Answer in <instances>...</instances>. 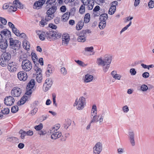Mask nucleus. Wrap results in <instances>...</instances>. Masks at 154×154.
<instances>
[{
    "label": "nucleus",
    "mask_w": 154,
    "mask_h": 154,
    "mask_svg": "<svg viewBox=\"0 0 154 154\" xmlns=\"http://www.w3.org/2000/svg\"><path fill=\"white\" fill-rule=\"evenodd\" d=\"M56 10V8L55 6L50 8L47 11L45 19L44 18L42 19L39 22V25L42 27L47 24V21H48L53 19L54 17V13Z\"/></svg>",
    "instance_id": "obj_1"
},
{
    "label": "nucleus",
    "mask_w": 154,
    "mask_h": 154,
    "mask_svg": "<svg viewBox=\"0 0 154 154\" xmlns=\"http://www.w3.org/2000/svg\"><path fill=\"white\" fill-rule=\"evenodd\" d=\"M11 57V55L10 53L8 52H3L0 58V65L3 67L6 66Z\"/></svg>",
    "instance_id": "obj_2"
},
{
    "label": "nucleus",
    "mask_w": 154,
    "mask_h": 154,
    "mask_svg": "<svg viewBox=\"0 0 154 154\" xmlns=\"http://www.w3.org/2000/svg\"><path fill=\"white\" fill-rule=\"evenodd\" d=\"M47 38L50 41L54 40L60 38L62 35L61 34L52 29L46 32Z\"/></svg>",
    "instance_id": "obj_3"
},
{
    "label": "nucleus",
    "mask_w": 154,
    "mask_h": 154,
    "mask_svg": "<svg viewBox=\"0 0 154 154\" xmlns=\"http://www.w3.org/2000/svg\"><path fill=\"white\" fill-rule=\"evenodd\" d=\"M112 59V57L110 55H106L103 59L100 58L97 60V63L98 65L105 66V65H109Z\"/></svg>",
    "instance_id": "obj_4"
},
{
    "label": "nucleus",
    "mask_w": 154,
    "mask_h": 154,
    "mask_svg": "<svg viewBox=\"0 0 154 154\" xmlns=\"http://www.w3.org/2000/svg\"><path fill=\"white\" fill-rule=\"evenodd\" d=\"M85 104V98L83 97H81L79 99H76L73 106H77V109L79 110H81L83 109Z\"/></svg>",
    "instance_id": "obj_5"
},
{
    "label": "nucleus",
    "mask_w": 154,
    "mask_h": 154,
    "mask_svg": "<svg viewBox=\"0 0 154 154\" xmlns=\"http://www.w3.org/2000/svg\"><path fill=\"white\" fill-rule=\"evenodd\" d=\"M21 66L22 69L26 72L30 71L32 67V63L27 59H25L22 61Z\"/></svg>",
    "instance_id": "obj_6"
},
{
    "label": "nucleus",
    "mask_w": 154,
    "mask_h": 154,
    "mask_svg": "<svg viewBox=\"0 0 154 154\" xmlns=\"http://www.w3.org/2000/svg\"><path fill=\"white\" fill-rule=\"evenodd\" d=\"M9 40L10 47L15 50L19 49L20 45V42L12 38H10Z\"/></svg>",
    "instance_id": "obj_7"
},
{
    "label": "nucleus",
    "mask_w": 154,
    "mask_h": 154,
    "mask_svg": "<svg viewBox=\"0 0 154 154\" xmlns=\"http://www.w3.org/2000/svg\"><path fill=\"white\" fill-rule=\"evenodd\" d=\"M91 33L89 30L86 29L81 31L79 34L77 40L79 42H84L86 40L87 33Z\"/></svg>",
    "instance_id": "obj_8"
},
{
    "label": "nucleus",
    "mask_w": 154,
    "mask_h": 154,
    "mask_svg": "<svg viewBox=\"0 0 154 154\" xmlns=\"http://www.w3.org/2000/svg\"><path fill=\"white\" fill-rule=\"evenodd\" d=\"M35 82L34 79L31 80L28 84L26 87V94L27 95H29L32 93V89L34 87L35 85Z\"/></svg>",
    "instance_id": "obj_9"
},
{
    "label": "nucleus",
    "mask_w": 154,
    "mask_h": 154,
    "mask_svg": "<svg viewBox=\"0 0 154 154\" xmlns=\"http://www.w3.org/2000/svg\"><path fill=\"white\" fill-rule=\"evenodd\" d=\"M21 89L17 87L13 88L11 91V96L15 97H19L21 95Z\"/></svg>",
    "instance_id": "obj_10"
},
{
    "label": "nucleus",
    "mask_w": 154,
    "mask_h": 154,
    "mask_svg": "<svg viewBox=\"0 0 154 154\" xmlns=\"http://www.w3.org/2000/svg\"><path fill=\"white\" fill-rule=\"evenodd\" d=\"M102 149V144L98 142L95 145L93 148V152L94 154H99Z\"/></svg>",
    "instance_id": "obj_11"
},
{
    "label": "nucleus",
    "mask_w": 154,
    "mask_h": 154,
    "mask_svg": "<svg viewBox=\"0 0 154 154\" xmlns=\"http://www.w3.org/2000/svg\"><path fill=\"white\" fill-rule=\"evenodd\" d=\"M14 98L12 96L6 97L4 100L5 103L6 105L8 106L12 105L14 103Z\"/></svg>",
    "instance_id": "obj_12"
},
{
    "label": "nucleus",
    "mask_w": 154,
    "mask_h": 154,
    "mask_svg": "<svg viewBox=\"0 0 154 154\" xmlns=\"http://www.w3.org/2000/svg\"><path fill=\"white\" fill-rule=\"evenodd\" d=\"M8 70L11 72H14L17 69V65L14 62H12L8 64Z\"/></svg>",
    "instance_id": "obj_13"
},
{
    "label": "nucleus",
    "mask_w": 154,
    "mask_h": 154,
    "mask_svg": "<svg viewBox=\"0 0 154 154\" xmlns=\"http://www.w3.org/2000/svg\"><path fill=\"white\" fill-rule=\"evenodd\" d=\"M70 40L69 35L67 33H64L63 35L62 45L66 46Z\"/></svg>",
    "instance_id": "obj_14"
},
{
    "label": "nucleus",
    "mask_w": 154,
    "mask_h": 154,
    "mask_svg": "<svg viewBox=\"0 0 154 154\" xmlns=\"http://www.w3.org/2000/svg\"><path fill=\"white\" fill-rule=\"evenodd\" d=\"M17 77L18 79L20 81H26L27 78V74L24 71H20L17 73Z\"/></svg>",
    "instance_id": "obj_15"
},
{
    "label": "nucleus",
    "mask_w": 154,
    "mask_h": 154,
    "mask_svg": "<svg viewBox=\"0 0 154 154\" xmlns=\"http://www.w3.org/2000/svg\"><path fill=\"white\" fill-rule=\"evenodd\" d=\"M45 2V0H39L35 2L33 8L34 9H39L42 8Z\"/></svg>",
    "instance_id": "obj_16"
},
{
    "label": "nucleus",
    "mask_w": 154,
    "mask_h": 154,
    "mask_svg": "<svg viewBox=\"0 0 154 154\" xmlns=\"http://www.w3.org/2000/svg\"><path fill=\"white\" fill-rule=\"evenodd\" d=\"M129 138L130 142L131 145L132 146L135 145V142L134 140V133L133 131H129L128 133Z\"/></svg>",
    "instance_id": "obj_17"
},
{
    "label": "nucleus",
    "mask_w": 154,
    "mask_h": 154,
    "mask_svg": "<svg viewBox=\"0 0 154 154\" xmlns=\"http://www.w3.org/2000/svg\"><path fill=\"white\" fill-rule=\"evenodd\" d=\"M60 125L59 124H56L53 127H51L48 131L49 133L53 134L55 132V131H57L60 128Z\"/></svg>",
    "instance_id": "obj_18"
},
{
    "label": "nucleus",
    "mask_w": 154,
    "mask_h": 154,
    "mask_svg": "<svg viewBox=\"0 0 154 154\" xmlns=\"http://www.w3.org/2000/svg\"><path fill=\"white\" fill-rule=\"evenodd\" d=\"M94 79L93 76L89 74L85 75L83 79L84 82L85 83H88L91 82Z\"/></svg>",
    "instance_id": "obj_19"
},
{
    "label": "nucleus",
    "mask_w": 154,
    "mask_h": 154,
    "mask_svg": "<svg viewBox=\"0 0 154 154\" xmlns=\"http://www.w3.org/2000/svg\"><path fill=\"white\" fill-rule=\"evenodd\" d=\"M1 34H2L3 37L6 39L7 37H9L11 35V32L7 29H4L1 32Z\"/></svg>",
    "instance_id": "obj_20"
},
{
    "label": "nucleus",
    "mask_w": 154,
    "mask_h": 154,
    "mask_svg": "<svg viewBox=\"0 0 154 154\" xmlns=\"http://www.w3.org/2000/svg\"><path fill=\"white\" fill-rule=\"evenodd\" d=\"M62 135L61 132H56L53 133L51 136V138L52 139L55 140L60 137Z\"/></svg>",
    "instance_id": "obj_21"
},
{
    "label": "nucleus",
    "mask_w": 154,
    "mask_h": 154,
    "mask_svg": "<svg viewBox=\"0 0 154 154\" xmlns=\"http://www.w3.org/2000/svg\"><path fill=\"white\" fill-rule=\"evenodd\" d=\"M13 5L15 6L17 8H18L20 9H23V6L22 5L21 3L19 2V1L15 0L13 2Z\"/></svg>",
    "instance_id": "obj_22"
},
{
    "label": "nucleus",
    "mask_w": 154,
    "mask_h": 154,
    "mask_svg": "<svg viewBox=\"0 0 154 154\" xmlns=\"http://www.w3.org/2000/svg\"><path fill=\"white\" fill-rule=\"evenodd\" d=\"M70 13L69 12H66L63 14L62 17V20L63 22L67 21L69 17Z\"/></svg>",
    "instance_id": "obj_23"
},
{
    "label": "nucleus",
    "mask_w": 154,
    "mask_h": 154,
    "mask_svg": "<svg viewBox=\"0 0 154 154\" xmlns=\"http://www.w3.org/2000/svg\"><path fill=\"white\" fill-rule=\"evenodd\" d=\"M72 123V121L70 119H67L66 120L65 122L63 124L64 128L67 130L69 127L71 125Z\"/></svg>",
    "instance_id": "obj_24"
},
{
    "label": "nucleus",
    "mask_w": 154,
    "mask_h": 154,
    "mask_svg": "<svg viewBox=\"0 0 154 154\" xmlns=\"http://www.w3.org/2000/svg\"><path fill=\"white\" fill-rule=\"evenodd\" d=\"M53 72L52 67L50 65H48L47 68V71L46 72L47 77H48L50 76V74L52 73Z\"/></svg>",
    "instance_id": "obj_25"
},
{
    "label": "nucleus",
    "mask_w": 154,
    "mask_h": 154,
    "mask_svg": "<svg viewBox=\"0 0 154 154\" xmlns=\"http://www.w3.org/2000/svg\"><path fill=\"white\" fill-rule=\"evenodd\" d=\"M23 47L24 48L27 50L29 49L30 48L29 42L26 40H24L23 42Z\"/></svg>",
    "instance_id": "obj_26"
},
{
    "label": "nucleus",
    "mask_w": 154,
    "mask_h": 154,
    "mask_svg": "<svg viewBox=\"0 0 154 154\" xmlns=\"http://www.w3.org/2000/svg\"><path fill=\"white\" fill-rule=\"evenodd\" d=\"M2 42L0 45V48L2 49L5 50L8 46L7 39H5V41Z\"/></svg>",
    "instance_id": "obj_27"
},
{
    "label": "nucleus",
    "mask_w": 154,
    "mask_h": 154,
    "mask_svg": "<svg viewBox=\"0 0 154 154\" xmlns=\"http://www.w3.org/2000/svg\"><path fill=\"white\" fill-rule=\"evenodd\" d=\"M107 18L108 15L106 14H103L100 16V19L101 21L106 22V20Z\"/></svg>",
    "instance_id": "obj_28"
},
{
    "label": "nucleus",
    "mask_w": 154,
    "mask_h": 154,
    "mask_svg": "<svg viewBox=\"0 0 154 154\" xmlns=\"http://www.w3.org/2000/svg\"><path fill=\"white\" fill-rule=\"evenodd\" d=\"M90 15L89 13H87L85 15L84 17V21L85 23H88L90 20Z\"/></svg>",
    "instance_id": "obj_29"
},
{
    "label": "nucleus",
    "mask_w": 154,
    "mask_h": 154,
    "mask_svg": "<svg viewBox=\"0 0 154 154\" xmlns=\"http://www.w3.org/2000/svg\"><path fill=\"white\" fill-rule=\"evenodd\" d=\"M34 70L36 72V75H42V71L41 69L38 68V67L36 66H35Z\"/></svg>",
    "instance_id": "obj_30"
},
{
    "label": "nucleus",
    "mask_w": 154,
    "mask_h": 154,
    "mask_svg": "<svg viewBox=\"0 0 154 154\" xmlns=\"http://www.w3.org/2000/svg\"><path fill=\"white\" fill-rule=\"evenodd\" d=\"M8 141L11 142L13 143L17 142L18 141V139L16 137H11L7 138Z\"/></svg>",
    "instance_id": "obj_31"
},
{
    "label": "nucleus",
    "mask_w": 154,
    "mask_h": 154,
    "mask_svg": "<svg viewBox=\"0 0 154 154\" xmlns=\"http://www.w3.org/2000/svg\"><path fill=\"white\" fill-rule=\"evenodd\" d=\"M116 9V7L111 6L109 10V14L110 15L113 14L115 12Z\"/></svg>",
    "instance_id": "obj_32"
},
{
    "label": "nucleus",
    "mask_w": 154,
    "mask_h": 154,
    "mask_svg": "<svg viewBox=\"0 0 154 154\" xmlns=\"http://www.w3.org/2000/svg\"><path fill=\"white\" fill-rule=\"evenodd\" d=\"M52 85L44 84L43 85V89L44 91L46 92L48 91L51 87Z\"/></svg>",
    "instance_id": "obj_33"
},
{
    "label": "nucleus",
    "mask_w": 154,
    "mask_h": 154,
    "mask_svg": "<svg viewBox=\"0 0 154 154\" xmlns=\"http://www.w3.org/2000/svg\"><path fill=\"white\" fill-rule=\"evenodd\" d=\"M17 10V8H16L15 6L12 5H9V9H8V11L9 12H15Z\"/></svg>",
    "instance_id": "obj_34"
},
{
    "label": "nucleus",
    "mask_w": 154,
    "mask_h": 154,
    "mask_svg": "<svg viewBox=\"0 0 154 154\" xmlns=\"http://www.w3.org/2000/svg\"><path fill=\"white\" fill-rule=\"evenodd\" d=\"M27 99L28 97L27 96H24L22 97L20 100V105H23L24 104Z\"/></svg>",
    "instance_id": "obj_35"
},
{
    "label": "nucleus",
    "mask_w": 154,
    "mask_h": 154,
    "mask_svg": "<svg viewBox=\"0 0 154 154\" xmlns=\"http://www.w3.org/2000/svg\"><path fill=\"white\" fill-rule=\"evenodd\" d=\"M106 22L104 21H101L99 23V26L100 29H103L106 26Z\"/></svg>",
    "instance_id": "obj_36"
},
{
    "label": "nucleus",
    "mask_w": 154,
    "mask_h": 154,
    "mask_svg": "<svg viewBox=\"0 0 154 154\" xmlns=\"http://www.w3.org/2000/svg\"><path fill=\"white\" fill-rule=\"evenodd\" d=\"M148 89V87L146 85L143 84L140 87V90L143 92L146 91Z\"/></svg>",
    "instance_id": "obj_37"
},
{
    "label": "nucleus",
    "mask_w": 154,
    "mask_h": 154,
    "mask_svg": "<svg viewBox=\"0 0 154 154\" xmlns=\"http://www.w3.org/2000/svg\"><path fill=\"white\" fill-rule=\"evenodd\" d=\"M75 61L80 66L85 67L87 65L85 64L82 61L79 60H75Z\"/></svg>",
    "instance_id": "obj_38"
},
{
    "label": "nucleus",
    "mask_w": 154,
    "mask_h": 154,
    "mask_svg": "<svg viewBox=\"0 0 154 154\" xmlns=\"http://www.w3.org/2000/svg\"><path fill=\"white\" fill-rule=\"evenodd\" d=\"M32 56V59L33 60V61L35 64L36 61H37V56L34 53H32L31 54Z\"/></svg>",
    "instance_id": "obj_39"
},
{
    "label": "nucleus",
    "mask_w": 154,
    "mask_h": 154,
    "mask_svg": "<svg viewBox=\"0 0 154 154\" xmlns=\"http://www.w3.org/2000/svg\"><path fill=\"white\" fill-rule=\"evenodd\" d=\"M46 32H42L41 35L39 36L40 39L41 40H44L46 37Z\"/></svg>",
    "instance_id": "obj_40"
},
{
    "label": "nucleus",
    "mask_w": 154,
    "mask_h": 154,
    "mask_svg": "<svg viewBox=\"0 0 154 154\" xmlns=\"http://www.w3.org/2000/svg\"><path fill=\"white\" fill-rule=\"evenodd\" d=\"M60 72L62 75L63 76L67 74V70L65 68L63 67L61 68Z\"/></svg>",
    "instance_id": "obj_41"
},
{
    "label": "nucleus",
    "mask_w": 154,
    "mask_h": 154,
    "mask_svg": "<svg viewBox=\"0 0 154 154\" xmlns=\"http://www.w3.org/2000/svg\"><path fill=\"white\" fill-rule=\"evenodd\" d=\"M43 127V124L42 123H40L38 125H36L34 127L35 129L37 131H40L41 130Z\"/></svg>",
    "instance_id": "obj_42"
},
{
    "label": "nucleus",
    "mask_w": 154,
    "mask_h": 154,
    "mask_svg": "<svg viewBox=\"0 0 154 154\" xmlns=\"http://www.w3.org/2000/svg\"><path fill=\"white\" fill-rule=\"evenodd\" d=\"M1 112L3 114H8L9 113L10 110L8 108H4L1 110Z\"/></svg>",
    "instance_id": "obj_43"
},
{
    "label": "nucleus",
    "mask_w": 154,
    "mask_h": 154,
    "mask_svg": "<svg viewBox=\"0 0 154 154\" xmlns=\"http://www.w3.org/2000/svg\"><path fill=\"white\" fill-rule=\"evenodd\" d=\"M19 133L21 134L20 137L22 139H23L24 138L25 136L26 135L25 133V131L22 130H21L20 131Z\"/></svg>",
    "instance_id": "obj_44"
},
{
    "label": "nucleus",
    "mask_w": 154,
    "mask_h": 154,
    "mask_svg": "<svg viewBox=\"0 0 154 154\" xmlns=\"http://www.w3.org/2000/svg\"><path fill=\"white\" fill-rule=\"evenodd\" d=\"M85 11V7L84 5H81L80 7L79 10V12L81 14L84 13Z\"/></svg>",
    "instance_id": "obj_45"
},
{
    "label": "nucleus",
    "mask_w": 154,
    "mask_h": 154,
    "mask_svg": "<svg viewBox=\"0 0 154 154\" xmlns=\"http://www.w3.org/2000/svg\"><path fill=\"white\" fill-rule=\"evenodd\" d=\"M18 110V107L17 106H14L11 108V111L12 113H15Z\"/></svg>",
    "instance_id": "obj_46"
},
{
    "label": "nucleus",
    "mask_w": 154,
    "mask_h": 154,
    "mask_svg": "<svg viewBox=\"0 0 154 154\" xmlns=\"http://www.w3.org/2000/svg\"><path fill=\"white\" fill-rule=\"evenodd\" d=\"M131 21H130L129 24L127 25L126 26H125L122 29V30L120 31V33H122L123 32L126 30L128 28L131 26Z\"/></svg>",
    "instance_id": "obj_47"
},
{
    "label": "nucleus",
    "mask_w": 154,
    "mask_h": 154,
    "mask_svg": "<svg viewBox=\"0 0 154 154\" xmlns=\"http://www.w3.org/2000/svg\"><path fill=\"white\" fill-rule=\"evenodd\" d=\"M42 79V75H39L36 76V79L38 82L39 83H41Z\"/></svg>",
    "instance_id": "obj_48"
},
{
    "label": "nucleus",
    "mask_w": 154,
    "mask_h": 154,
    "mask_svg": "<svg viewBox=\"0 0 154 154\" xmlns=\"http://www.w3.org/2000/svg\"><path fill=\"white\" fill-rule=\"evenodd\" d=\"M91 120L90 122V123H94L97 122V116H93L91 117Z\"/></svg>",
    "instance_id": "obj_49"
},
{
    "label": "nucleus",
    "mask_w": 154,
    "mask_h": 154,
    "mask_svg": "<svg viewBox=\"0 0 154 154\" xmlns=\"http://www.w3.org/2000/svg\"><path fill=\"white\" fill-rule=\"evenodd\" d=\"M94 4V2H91V5H88L87 7H86V8L89 10H92L93 8Z\"/></svg>",
    "instance_id": "obj_50"
},
{
    "label": "nucleus",
    "mask_w": 154,
    "mask_h": 154,
    "mask_svg": "<svg viewBox=\"0 0 154 154\" xmlns=\"http://www.w3.org/2000/svg\"><path fill=\"white\" fill-rule=\"evenodd\" d=\"M104 116L102 115L100 116L99 119H97V122H98L100 125H102L103 120Z\"/></svg>",
    "instance_id": "obj_51"
},
{
    "label": "nucleus",
    "mask_w": 154,
    "mask_h": 154,
    "mask_svg": "<svg viewBox=\"0 0 154 154\" xmlns=\"http://www.w3.org/2000/svg\"><path fill=\"white\" fill-rule=\"evenodd\" d=\"M0 22H1L2 24L3 25H5L7 23V21L4 18L2 17H0Z\"/></svg>",
    "instance_id": "obj_52"
},
{
    "label": "nucleus",
    "mask_w": 154,
    "mask_h": 154,
    "mask_svg": "<svg viewBox=\"0 0 154 154\" xmlns=\"http://www.w3.org/2000/svg\"><path fill=\"white\" fill-rule=\"evenodd\" d=\"M130 72L132 75H134L136 74L137 72L135 69L132 68L130 69Z\"/></svg>",
    "instance_id": "obj_53"
},
{
    "label": "nucleus",
    "mask_w": 154,
    "mask_h": 154,
    "mask_svg": "<svg viewBox=\"0 0 154 154\" xmlns=\"http://www.w3.org/2000/svg\"><path fill=\"white\" fill-rule=\"evenodd\" d=\"M148 6L149 8H153L154 7V1L150 0L149 2Z\"/></svg>",
    "instance_id": "obj_54"
},
{
    "label": "nucleus",
    "mask_w": 154,
    "mask_h": 154,
    "mask_svg": "<svg viewBox=\"0 0 154 154\" xmlns=\"http://www.w3.org/2000/svg\"><path fill=\"white\" fill-rule=\"evenodd\" d=\"M122 110L124 113H127L129 110V109L128 106L125 105L122 107Z\"/></svg>",
    "instance_id": "obj_55"
},
{
    "label": "nucleus",
    "mask_w": 154,
    "mask_h": 154,
    "mask_svg": "<svg viewBox=\"0 0 154 154\" xmlns=\"http://www.w3.org/2000/svg\"><path fill=\"white\" fill-rule=\"evenodd\" d=\"M44 84H51L52 85V80L51 79H50L49 78L47 79L45 81V83Z\"/></svg>",
    "instance_id": "obj_56"
},
{
    "label": "nucleus",
    "mask_w": 154,
    "mask_h": 154,
    "mask_svg": "<svg viewBox=\"0 0 154 154\" xmlns=\"http://www.w3.org/2000/svg\"><path fill=\"white\" fill-rule=\"evenodd\" d=\"M25 133L26 135L28 136H32L33 135V132L30 130H29V131H25Z\"/></svg>",
    "instance_id": "obj_57"
},
{
    "label": "nucleus",
    "mask_w": 154,
    "mask_h": 154,
    "mask_svg": "<svg viewBox=\"0 0 154 154\" xmlns=\"http://www.w3.org/2000/svg\"><path fill=\"white\" fill-rule=\"evenodd\" d=\"M142 76L143 78H147L149 77V74L148 72H144L142 75Z\"/></svg>",
    "instance_id": "obj_58"
},
{
    "label": "nucleus",
    "mask_w": 154,
    "mask_h": 154,
    "mask_svg": "<svg viewBox=\"0 0 154 154\" xmlns=\"http://www.w3.org/2000/svg\"><path fill=\"white\" fill-rule=\"evenodd\" d=\"M93 49V47H87L85 48V50L86 51L92 52Z\"/></svg>",
    "instance_id": "obj_59"
},
{
    "label": "nucleus",
    "mask_w": 154,
    "mask_h": 154,
    "mask_svg": "<svg viewBox=\"0 0 154 154\" xmlns=\"http://www.w3.org/2000/svg\"><path fill=\"white\" fill-rule=\"evenodd\" d=\"M94 1L98 5H100L105 2V0H94Z\"/></svg>",
    "instance_id": "obj_60"
},
{
    "label": "nucleus",
    "mask_w": 154,
    "mask_h": 154,
    "mask_svg": "<svg viewBox=\"0 0 154 154\" xmlns=\"http://www.w3.org/2000/svg\"><path fill=\"white\" fill-rule=\"evenodd\" d=\"M118 152L119 154H122L124 153L125 151L124 149L122 148H119L117 149Z\"/></svg>",
    "instance_id": "obj_61"
},
{
    "label": "nucleus",
    "mask_w": 154,
    "mask_h": 154,
    "mask_svg": "<svg viewBox=\"0 0 154 154\" xmlns=\"http://www.w3.org/2000/svg\"><path fill=\"white\" fill-rule=\"evenodd\" d=\"M48 26L49 27L51 28L52 29H56L57 27L56 25L52 23L49 24Z\"/></svg>",
    "instance_id": "obj_62"
},
{
    "label": "nucleus",
    "mask_w": 154,
    "mask_h": 154,
    "mask_svg": "<svg viewBox=\"0 0 154 154\" xmlns=\"http://www.w3.org/2000/svg\"><path fill=\"white\" fill-rule=\"evenodd\" d=\"M46 134V131H40L38 132V134L40 135H44Z\"/></svg>",
    "instance_id": "obj_63"
},
{
    "label": "nucleus",
    "mask_w": 154,
    "mask_h": 154,
    "mask_svg": "<svg viewBox=\"0 0 154 154\" xmlns=\"http://www.w3.org/2000/svg\"><path fill=\"white\" fill-rule=\"evenodd\" d=\"M121 77V75H120L117 74L113 78L116 80H119L120 79Z\"/></svg>",
    "instance_id": "obj_64"
}]
</instances>
